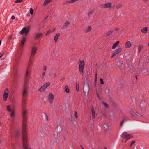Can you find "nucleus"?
Wrapping results in <instances>:
<instances>
[{
    "mask_svg": "<svg viewBox=\"0 0 149 149\" xmlns=\"http://www.w3.org/2000/svg\"><path fill=\"white\" fill-rule=\"evenodd\" d=\"M142 71L143 73H145L147 72H148V71L145 68L143 69L142 70Z\"/></svg>",
    "mask_w": 149,
    "mask_h": 149,
    "instance_id": "39",
    "label": "nucleus"
},
{
    "mask_svg": "<svg viewBox=\"0 0 149 149\" xmlns=\"http://www.w3.org/2000/svg\"><path fill=\"white\" fill-rule=\"evenodd\" d=\"M111 6V3H108L106 4H102L101 5L100 7L102 8H110Z\"/></svg>",
    "mask_w": 149,
    "mask_h": 149,
    "instance_id": "9",
    "label": "nucleus"
},
{
    "mask_svg": "<svg viewBox=\"0 0 149 149\" xmlns=\"http://www.w3.org/2000/svg\"><path fill=\"white\" fill-rule=\"evenodd\" d=\"M117 65L118 66L120 65V61H118V62L117 63Z\"/></svg>",
    "mask_w": 149,
    "mask_h": 149,
    "instance_id": "54",
    "label": "nucleus"
},
{
    "mask_svg": "<svg viewBox=\"0 0 149 149\" xmlns=\"http://www.w3.org/2000/svg\"><path fill=\"white\" fill-rule=\"evenodd\" d=\"M31 75V68H27L26 73L25 75V78L26 80H27Z\"/></svg>",
    "mask_w": 149,
    "mask_h": 149,
    "instance_id": "7",
    "label": "nucleus"
},
{
    "mask_svg": "<svg viewBox=\"0 0 149 149\" xmlns=\"http://www.w3.org/2000/svg\"><path fill=\"white\" fill-rule=\"evenodd\" d=\"M100 81L101 84H104L103 79L102 78H101L100 79Z\"/></svg>",
    "mask_w": 149,
    "mask_h": 149,
    "instance_id": "46",
    "label": "nucleus"
},
{
    "mask_svg": "<svg viewBox=\"0 0 149 149\" xmlns=\"http://www.w3.org/2000/svg\"><path fill=\"white\" fill-rule=\"evenodd\" d=\"M97 73H96V74H95V81H96L97 80Z\"/></svg>",
    "mask_w": 149,
    "mask_h": 149,
    "instance_id": "58",
    "label": "nucleus"
},
{
    "mask_svg": "<svg viewBox=\"0 0 149 149\" xmlns=\"http://www.w3.org/2000/svg\"><path fill=\"white\" fill-rule=\"evenodd\" d=\"M76 89L77 92H79V84L78 83H76Z\"/></svg>",
    "mask_w": 149,
    "mask_h": 149,
    "instance_id": "32",
    "label": "nucleus"
},
{
    "mask_svg": "<svg viewBox=\"0 0 149 149\" xmlns=\"http://www.w3.org/2000/svg\"><path fill=\"white\" fill-rule=\"evenodd\" d=\"M26 103V99H22V108L23 109H24L25 107Z\"/></svg>",
    "mask_w": 149,
    "mask_h": 149,
    "instance_id": "18",
    "label": "nucleus"
},
{
    "mask_svg": "<svg viewBox=\"0 0 149 149\" xmlns=\"http://www.w3.org/2000/svg\"><path fill=\"white\" fill-rule=\"evenodd\" d=\"M12 39V36H9L8 37V39L9 40H11V39Z\"/></svg>",
    "mask_w": 149,
    "mask_h": 149,
    "instance_id": "55",
    "label": "nucleus"
},
{
    "mask_svg": "<svg viewBox=\"0 0 149 149\" xmlns=\"http://www.w3.org/2000/svg\"><path fill=\"white\" fill-rule=\"evenodd\" d=\"M37 50V49L36 47L35 46L33 47L31 50V55L30 56L34 57Z\"/></svg>",
    "mask_w": 149,
    "mask_h": 149,
    "instance_id": "10",
    "label": "nucleus"
},
{
    "mask_svg": "<svg viewBox=\"0 0 149 149\" xmlns=\"http://www.w3.org/2000/svg\"><path fill=\"white\" fill-rule=\"evenodd\" d=\"M125 122V120H123L121 123L120 126H122L123 125V123H124Z\"/></svg>",
    "mask_w": 149,
    "mask_h": 149,
    "instance_id": "47",
    "label": "nucleus"
},
{
    "mask_svg": "<svg viewBox=\"0 0 149 149\" xmlns=\"http://www.w3.org/2000/svg\"><path fill=\"white\" fill-rule=\"evenodd\" d=\"M89 90V86L88 84L84 85V91L85 92L88 93Z\"/></svg>",
    "mask_w": 149,
    "mask_h": 149,
    "instance_id": "13",
    "label": "nucleus"
},
{
    "mask_svg": "<svg viewBox=\"0 0 149 149\" xmlns=\"http://www.w3.org/2000/svg\"><path fill=\"white\" fill-rule=\"evenodd\" d=\"M29 30L30 28L29 26H27L26 28L24 27L20 32V33L21 35L25 33V35H26L28 33Z\"/></svg>",
    "mask_w": 149,
    "mask_h": 149,
    "instance_id": "4",
    "label": "nucleus"
},
{
    "mask_svg": "<svg viewBox=\"0 0 149 149\" xmlns=\"http://www.w3.org/2000/svg\"><path fill=\"white\" fill-rule=\"evenodd\" d=\"M50 85L49 82H47L44 84L41 88L39 90V91L41 92L44 91Z\"/></svg>",
    "mask_w": 149,
    "mask_h": 149,
    "instance_id": "6",
    "label": "nucleus"
},
{
    "mask_svg": "<svg viewBox=\"0 0 149 149\" xmlns=\"http://www.w3.org/2000/svg\"><path fill=\"white\" fill-rule=\"evenodd\" d=\"M70 24V22L68 21L66 22L62 26V28L63 29H65L67 26Z\"/></svg>",
    "mask_w": 149,
    "mask_h": 149,
    "instance_id": "19",
    "label": "nucleus"
},
{
    "mask_svg": "<svg viewBox=\"0 0 149 149\" xmlns=\"http://www.w3.org/2000/svg\"><path fill=\"white\" fill-rule=\"evenodd\" d=\"M21 54H22L21 52H18L17 53V54H16V56H17V58H19L21 55Z\"/></svg>",
    "mask_w": 149,
    "mask_h": 149,
    "instance_id": "37",
    "label": "nucleus"
},
{
    "mask_svg": "<svg viewBox=\"0 0 149 149\" xmlns=\"http://www.w3.org/2000/svg\"><path fill=\"white\" fill-rule=\"evenodd\" d=\"M125 46L127 48H130L131 46V44L130 42L129 41H127L125 44Z\"/></svg>",
    "mask_w": 149,
    "mask_h": 149,
    "instance_id": "16",
    "label": "nucleus"
},
{
    "mask_svg": "<svg viewBox=\"0 0 149 149\" xmlns=\"http://www.w3.org/2000/svg\"><path fill=\"white\" fill-rule=\"evenodd\" d=\"M75 116L76 118H78L77 113L76 111L75 112Z\"/></svg>",
    "mask_w": 149,
    "mask_h": 149,
    "instance_id": "50",
    "label": "nucleus"
},
{
    "mask_svg": "<svg viewBox=\"0 0 149 149\" xmlns=\"http://www.w3.org/2000/svg\"><path fill=\"white\" fill-rule=\"evenodd\" d=\"M75 2V1L74 0H71L67 1V3H73Z\"/></svg>",
    "mask_w": 149,
    "mask_h": 149,
    "instance_id": "41",
    "label": "nucleus"
},
{
    "mask_svg": "<svg viewBox=\"0 0 149 149\" xmlns=\"http://www.w3.org/2000/svg\"><path fill=\"white\" fill-rule=\"evenodd\" d=\"M17 67L16 66L14 67V69L13 71V75L14 77H15V75L17 74Z\"/></svg>",
    "mask_w": 149,
    "mask_h": 149,
    "instance_id": "17",
    "label": "nucleus"
},
{
    "mask_svg": "<svg viewBox=\"0 0 149 149\" xmlns=\"http://www.w3.org/2000/svg\"><path fill=\"white\" fill-rule=\"evenodd\" d=\"M123 83H122L120 85V88H122L123 87Z\"/></svg>",
    "mask_w": 149,
    "mask_h": 149,
    "instance_id": "53",
    "label": "nucleus"
},
{
    "mask_svg": "<svg viewBox=\"0 0 149 149\" xmlns=\"http://www.w3.org/2000/svg\"><path fill=\"white\" fill-rule=\"evenodd\" d=\"M87 75H89L90 74V72H87Z\"/></svg>",
    "mask_w": 149,
    "mask_h": 149,
    "instance_id": "62",
    "label": "nucleus"
},
{
    "mask_svg": "<svg viewBox=\"0 0 149 149\" xmlns=\"http://www.w3.org/2000/svg\"><path fill=\"white\" fill-rule=\"evenodd\" d=\"M103 127L106 130H107L109 128V126L107 123H104L103 125Z\"/></svg>",
    "mask_w": 149,
    "mask_h": 149,
    "instance_id": "26",
    "label": "nucleus"
},
{
    "mask_svg": "<svg viewBox=\"0 0 149 149\" xmlns=\"http://www.w3.org/2000/svg\"><path fill=\"white\" fill-rule=\"evenodd\" d=\"M22 0H16L15 1V3H18L22 2Z\"/></svg>",
    "mask_w": 149,
    "mask_h": 149,
    "instance_id": "42",
    "label": "nucleus"
},
{
    "mask_svg": "<svg viewBox=\"0 0 149 149\" xmlns=\"http://www.w3.org/2000/svg\"><path fill=\"white\" fill-rule=\"evenodd\" d=\"M122 48L120 47H119L116 50L115 52L113 54L111 58H113L116 56L117 54L120 52L121 51Z\"/></svg>",
    "mask_w": 149,
    "mask_h": 149,
    "instance_id": "12",
    "label": "nucleus"
},
{
    "mask_svg": "<svg viewBox=\"0 0 149 149\" xmlns=\"http://www.w3.org/2000/svg\"><path fill=\"white\" fill-rule=\"evenodd\" d=\"M55 29H55V28H54L53 29V30H52V31L53 32H54L55 31Z\"/></svg>",
    "mask_w": 149,
    "mask_h": 149,
    "instance_id": "61",
    "label": "nucleus"
},
{
    "mask_svg": "<svg viewBox=\"0 0 149 149\" xmlns=\"http://www.w3.org/2000/svg\"><path fill=\"white\" fill-rule=\"evenodd\" d=\"M28 91V88H27L26 84H25L24 85V88L22 93V99H26V98L27 96Z\"/></svg>",
    "mask_w": 149,
    "mask_h": 149,
    "instance_id": "2",
    "label": "nucleus"
},
{
    "mask_svg": "<svg viewBox=\"0 0 149 149\" xmlns=\"http://www.w3.org/2000/svg\"><path fill=\"white\" fill-rule=\"evenodd\" d=\"M113 31V30H110L108 31L106 33V36H107L110 35L112 33Z\"/></svg>",
    "mask_w": 149,
    "mask_h": 149,
    "instance_id": "30",
    "label": "nucleus"
},
{
    "mask_svg": "<svg viewBox=\"0 0 149 149\" xmlns=\"http://www.w3.org/2000/svg\"><path fill=\"white\" fill-rule=\"evenodd\" d=\"M27 111L25 110L23 112V124L22 126V142L24 149H30L29 148L28 145L27 143V134H26V123L25 120L27 119L26 116Z\"/></svg>",
    "mask_w": 149,
    "mask_h": 149,
    "instance_id": "1",
    "label": "nucleus"
},
{
    "mask_svg": "<svg viewBox=\"0 0 149 149\" xmlns=\"http://www.w3.org/2000/svg\"><path fill=\"white\" fill-rule=\"evenodd\" d=\"M46 68H47V67L46 66H44L43 67V69L45 70H46Z\"/></svg>",
    "mask_w": 149,
    "mask_h": 149,
    "instance_id": "56",
    "label": "nucleus"
},
{
    "mask_svg": "<svg viewBox=\"0 0 149 149\" xmlns=\"http://www.w3.org/2000/svg\"><path fill=\"white\" fill-rule=\"evenodd\" d=\"M91 28H92L90 26H89L87 29H85L84 32L85 33H87L91 30Z\"/></svg>",
    "mask_w": 149,
    "mask_h": 149,
    "instance_id": "23",
    "label": "nucleus"
},
{
    "mask_svg": "<svg viewBox=\"0 0 149 149\" xmlns=\"http://www.w3.org/2000/svg\"><path fill=\"white\" fill-rule=\"evenodd\" d=\"M51 1V0H45L43 4V5L44 6L46 5Z\"/></svg>",
    "mask_w": 149,
    "mask_h": 149,
    "instance_id": "27",
    "label": "nucleus"
},
{
    "mask_svg": "<svg viewBox=\"0 0 149 149\" xmlns=\"http://www.w3.org/2000/svg\"><path fill=\"white\" fill-rule=\"evenodd\" d=\"M95 9L94 8H93L88 13V16L89 17L93 14V12L95 11Z\"/></svg>",
    "mask_w": 149,
    "mask_h": 149,
    "instance_id": "21",
    "label": "nucleus"
},
{
    "mask_svg": "<svg viewBox=\"0 0 149 149\" xmlns=\"http://www.w3.org/2000/svg\"><path fill=\"white\" fill-rule=\"evenodd\" d=\"M109 91V89L107 87L105 90L106 93H108Z\"/></svg>",
    "mask_w": 149,
    "mask_h": 149,
    "instance_id": "45",
    "label": "nucleus"
},
{
    "mask_svg": "<svg viewBox=\"0 0 149 149\" xmlns=\"http://www.w3.org/2000/svg\"><path fill=\"white\" fill-rule=\"evenodd\" d=\"M7 110L9 112H11L12 110H11L10 107L9 105H8L7 106Z\"/></svg>",
    "mask_w": 149,
    "mask_h": 149,
    "instance_id": "34",
    "label": "nucleus"
},
{
    "mask_svg": "<svg viewBox=\"0 0 149 149\" xmlns=\"http://www.w3.org/2000/svg\"><path fill=\"white\" fill-rule=\"evenodd\" d=\"M118 30H119V29L118 28L116 29H115V30L116 31H118Z\"/></svg>",
    "mask_w": 149,
    "mask_h": 149,
    "instance_id": "60",
    "label": "nucleus"
},
{
    "mask_svg": "<svg viewBox=\"0 0 149 149\" xmlns=\"http://www.w3.org/2000/svg\"><path fill=\"white\" fill-rule=\"evenodd\" d=\"M97 96L98 97V98H99V99H100V97H99V95L97 93Z\"/></svg>",
    "mask_w": 149,
    "mask_h": 149,
    "instance_id": "63",
    "label": "nucleus"
},
{
    "mask_svg": "<svg viewBox=\"0 0 149 149\" xmlns=\"http://www.w3.org/2000/svg\"><path fill=\"white\" fill-rule=\"evenodd\" d=\"M42 33H37L36 36V39H38L41 36H42Z\"/></svg>",
    "mask_w": 149,
    "mask_h": 149,
    "instance_id": "29",
    "label": "nucleus"
},
{
    "mask_svg": "<svg viewBox=\"0 0 149 149\" xmlns=\"http://www.w3.org/2000/svg\"><path fill=\"white\" fill-rule=\"evenodd\" d=\"M51 30H49L46 33V35L47 36L51 32Z\"/></svg>",
    "mask_w": 149,
    "mask_h": 149,
    "instance_id": "43",
    "label": "nucleus"
},
{
    "mask_svg": "<svg viewBox=\"0 0 149 149\" xmlns=\"http://www.w3.org/2000/svg\"><path fill=\"white\" fill-rule=\"evenodd\" d=\"M3 54H2L1 56H0V58L2 57V56L3 55Z\"/></svg>",
    "mask_w": 149,
    "mask_h": 149,
    "instance_id": "64",
    "label": "nucleus"
},
{
    "mask_svg": "<svg viewBox=\"0 0 149 149\" xmlns=\"http://www.w3.org/2000/svg\"><path fill=\"white\" fill-rule=\"evenodd\" d=\"M148 31V28L147 27H144L141 30V31L144 33H146Z\"/></svg>",
    "mask_w": 149,
    "mask_h": 149,
    "instance_id": "20",
    "label": "nucleus"
},
{
    "mask_svg": "<svg viewBox=\"0 0 149 149\" xmlns=\"http://www.w3.org/2000/svg\"><path fill=\"white\" fill-rule=\"evenodd\" d=\"M121 136L123 138H125L127 140L133 137V136L131 135L128 134L126 132H123Z\"/></svg>",
    "mask_w": 149,
    "mask_h": 149,
    "instance_id": "5",
    "label": "nucleus"
},
{
    "mask_svg": "<svg viewBox=\"0 0 149 149\" xmlns=\"http://www.w3.org/2000/svg\"><path fill=\"white\" fill-rule=\"evenodd\" d=\"M8 89H6L4 91V94L3 96V100L4 101H6L8 96Z\"/></svg>",
    "mask_w": 149,
    "mask_h": 149,
    "instance_id": "8",
    "label": "nucleus"
},
{
    "mask_svg": "<svg viewBox=\"0 0 149 149\" xmlns=\"http://www.w3.org/2000/svg\"><path fill=\"white\" fill-rule=\"evenodd\" d=\"M91 111L92 114V117L93 118H94L96 116L95 112L94 109L93 107L91 109Z\"/></svg>",
    "mask_w": 149,
    "mask_h": 149,
    "instance_id": "22",
    "label": "nucleus"
},
{
    "mask_svg": "<svg viewBox=\"0 0 149 149\" xmlns=\"http://www.w3.org/2000/svg\"><path fill=\"white\" fill-rule=\"evenodd\" d=\"M60 35L59 33L57 34L54 37V40L55 42L57 41L58 38L59 36Z\"/></svg>",
    "mask_w": 149,
    "mask_h": 149,
    "instance_id": "25",
    "label": "nucleus"
},
{
    "mask_svg": "<svg viewBox=\"0 0 149 149\" xmlns=\"http://www.w3.org/2000/svg\"><path fill=\"white\" fill-rule=\"evenodd\" d=\"M143 103V104L144 103H145L146 102H144V101H141V103H140V105H141V107H142V106H143V105H142V103Z\"/></svg>",
    "mask_w": 149,
    "mask_h": 149,
    "instance_id": "48",
    "label": "nucleus"
},
{
    "mask_svg": "<svg viewBox=\"0 0 149 149\" xmlns=\"http://www.w3.org/2000/svg\"><path fill=\"white\" fill-rule=\"evenodd\" d=\"M26 40V38H23L22 40H21L20 42V45L23 46H24Z\"/></svg>",
    "mask_w": 149,
    "mask_h": 149,
    "instance_id": "15",
    "label": "nucleus"
},
{
    "mask_svg": "<svg viewBox=\"0 0 149 149\" xmlns=\"http://www.w3.org/2000/svg\"><path fill=\"white\" fill-rule=\"evenodd\" d=\"M11 113L10 114V116L11 117H13L14 116L15 113L14 111L13 110L11 111Z\"/></svg>",
    "mask_w": 149,
    "mask_h": 149,
    "instance_id": "35",
    "label": "nucleus"
},
{
    "mask_svg": "<svg viewBox=\"0 0 149 149\" xmlns=\"http://www.w3.org/2000/svg\"><path fill=\"white\" fill-rule=\"evenodd\" d=\"M54 98V95L52 93H49L48 96L49 102L51 103H52Z\"/></svg>",
    "mask_w": 149,
    "mask_h": 149,
    "instance_id": "11",
    "label": "nucleus"
},
{
    "mask_svg": "<svg viewBox=\"0 0 149 149\" xmlns=\"http://www.w3.org/2000/svg\"><path fill=\"white\" fill-rule=\"evenodd\" d=\"M65 79V77H63L60 79V80L61 81H63V80H64Z\"/></svg>",
    "mask_w": 149,
    "mask_h": 149,
    "instance_id": "52",
    "label": "nucleus"
},
{
    "mask_svg": "<svg viewBox=\"0 0 149 149\" xmlns=\"http://www.w3.org/2000/svg\"><path fill=\"white\" fill-rule=\"evenodd\" d=\"M44 116L45 118H44V120L45 121H47L48 120V117L47 115L45 113H44Z\"/></svg>",
    "mask_w": 149,
    "mask_h": 149,
    "instance_id": "36",
    "label": "nucleus"
},
{
    "mask_svg": "<svg viewBox=\"0 0 149 149\" xmlns=\"http://www.w3.org/2000/svg\"><path fill=\"white\" fill-rule=\"evenodd\" d=\"M30 12L31 15H33V10L32 8L30 9Z\"/></svg>",
    "mask_w": 149,
    "mask_h": 149,
    "instance_id": "40",
    "label": "nucleus"
},
{
    "mask_svg": "<svg viewBox=\"0 0 149 149\" xmlns=\"http://www.w3.org/2000/svg\"><path fill=\"white\" fill-rule=\"evenodd\" d=\"M65 91L67 93H69V92H70V90L68 86H65Z\"/></svg>",
    "mask_w": 149,
    "mask_h": 149,
    "instance_id": "28",
    "label": "nucleus"
},
{
    "mask_svg": "<svg viewBox=\"0 0 149 149\" xmlns=\"http://www.w3.org/2000/svg\"><path fill=\"white\" fill-rule=\"evenodd\" d=\"M135 114L136 115H138V116H140L139 114L137 112H135Z\"/></svg>",
    "mask_w": 149,
    "mask_h": 149,
    "instance_id": "59",
    "label": "nucleus"
},
{
    "mask_svg": "<svg viewBox=\"0 0 149 149\" xmlns=\"http://www.w3.org/2000/svg\"><path fill=\"white\" fill-rule=\"evenodd\" d=\"M11 18L13 20L15 19V17L14 16H12L11 17Z\"/></svg>",
    "mask_w": 149,
    "mask_h": 149,
    "instance_id": "57",
    "label": "nucleus"
},
{
    "mask_svg": "<svg viewBox=\"0 0 149 149\" xmlns=\"http://www.w3.org/2000/svg\"><path fill=\"white\" fill-rule=\"evenodd\" d=\"M119 41H118L116 43L114 44L112 47V49H115V47L119 44Z\"/></svg>",
    "mask_w": 149,
    "mask_h": 149,
    "instance_id": "24",
    "label": "nucleus"
},
{
    "mask_svg": "<svg viewBox=\"0 0 149 149\" xmlns=\"http://www.w3.org/2000/svg\"><path fill=\"white\" fill-rule=\"evenodd\" d=\"M135 141H132L131 143L130 144V146H132V145L135 143Z\"/></svg>",
    "mask_w": 149,
    "mask_h": 149,
    "instance_id": "44",
    "label": "nucleus"
},
{
    "mask_svg": "<svg viewBox=\"0 0 149 149\" xmlns=\"http://www.w3.org/2000/svg\"><path fill=\"white\" fill-rule=\"evenodd\" d=\"M143 46L141 45H139L138 47V51L140 52L141 49L143 48Z\"/></svg>",
    "mask_w": 149,
    "mask_h": 149,
    "instance_id": "33",
    "label": "nucleus"
},
{
    "mask_svg": "<svg viewBox=\"0 0 149 149\" xmlns=\"http://www.w3.org/2000/svg\"><path fill=\"white\" fill-rule=\"evenodd\" d=\"M33 57H34L30 56L28 68H30V66L33 62Z\"/></svg>",
    "mask_w": 149,
    "mask_h": 149,
    "instance_id": "14",
    "label": "nucleus"
},
{
    "mask_svg": "<svg viewBox=\"0 0 149 149\" xmlns=\"http://www.w3.org/2000/svg\"><path fill=\"white\" fill-rule=\"evenodd\" d=\"M102 104L104 105V107L106 108H108L109 107V105L107 103H105L104 102H102Z\"/></svg>",
    "mask_w": 149,
    "mask_h": 149,
    "instance_id": "31",
    "label": "nucleus"
},
{
    "mask_svg": "<svg viewBox=\"0 0 149 149\" xmlns=\"http://www.w3.org/2000/svg\"><path fill=\"white\" fill-rule=\"evenodd\" d=\"M19 135V132H17L16 133V135L17 136H18Z\"/></svg>",
    "mask_w": 149,
    "mask_h": 149,
    "instance_id": "51",
    "label": "nucleus"
},
{
    "mask_svg": "<svg viewBox=\"0 0 149 149\" xmlns=\"http://www.w3.org/2000/svg\"><path fill=\"white\" fill-rule=\"evenodd\" d=\"M45 72H43L42 74V79H44V76H45Z\"/></svg>",
    "mask_w": 149,
    "mask_h": 149,
    "instance_id": "49",
    "label": "nucleus"
},
{
    "mask_svg": "<svg viewBox=\"0 0 149 149\" xmlns=\"http://www.w3.org/2000/svg\"><path fill=\"white\" fill-rule=\"evenodd\" d=\"M122 4H118L116 5V8L117 9H119V8H120L122 7Z\"/></svg>",
    "mask_w": 149,
    "mask_h": 149,
    "instance_id": "38",
    "label": "nucleus"
},
{
    "mask_svg": "<svg viewBox=\"0 0 149 149\" xmlns=\"http://www.w3.org/2000/svg\"><path fill=\"white\" fill-rule=\"evenodd\" d=\"M79 68L80 71L83 74V67L84 65V63L83 60L81 61L80 60L79 61Z\"/></svg>",
    "mask_w": 149,
    "mask_h": 149,
    "instance_id": "3",
    "label": "nucleus"
}]
</instances>
